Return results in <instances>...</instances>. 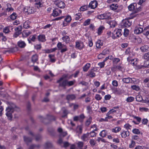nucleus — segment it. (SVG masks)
Returning a JSON list of instances; mask_svg holds the SVG:
<instances>
[{
	"label": "nucleus",
	"instance_id": "1",
	"mask_svg": "<svg viewBox=\"0 0 149 149\" xmlns=\"http://www.w3.org/2000/svg\"><path fill=\"white\" fill-rule=\"evenodd\" d=\"M122 34L121 29L115 30L112 33L111 37L113 39H115L117 37H119Z\"/></svg>",
	"mask_w": 149,
	"mask_h": 149
},
{
	"label": "nucleus",
	"instance_id": "2",
	"mask_svg": "<svg viewBox=\"0 0 149 149\" xmlns=\"http://www.w3.org/2000/svg\"><path fill=\"white\" fill-rule=\"evenodd\" d=\"M58 49L61 50V52L63 53L67 50V48L65 45L62 44L61 42H58L57 45Z\"/></svg>",
	"mask_w": 149,
	"mask_h": 149
},
{
	"label": "nucleus",
	"instance_id": "3",
	"mask_svg": "<svg viewBox=\"0 0 149 149\" xmlns=\"http://www.w3.org/2000/svg\"><path fill=\"white\" fill-rule=\"evenodd\" d=\"M54 3L57 7L61 8H64L65 5V3L61 0L54 1Z\"/></svg>",
	"mask_w": 149,
	"mask_h": 149
},
{
	"label": "nucleus",
	"instance_id": "4",
	"mask_svg": "<svg viewBox=\"0 0 149 149\" xmlns=\"http://www.w3.org/2000/svg\"><path fill=\"white\" fill-rule=\"evenodd\" d=\"M57 82L59 83V86L62 87L64 88L67 85V80H64L63 78H61L59 80L57 81Z\"/></svg>",
	"mask_w": 149,
	"mask_h": 149
},
{
	"label": "nucleus",
	"instance_id": "5",
	"mask_svg": "<svg viewBox=\"0 0 149 149\" xmlns=\"http://www.w3.org/2000/svg\"><path fill=\"white\" fill-rule=\"evenodd\" d=\"M6 115L8 117L9 120H11L12 118V113L14 111L13 110L8 107L6 108Z\"/></svg>",
	"mask_w": 149,
	"mask_h": 149
},
{
	"label": "nucleus",
	"instance_id": "6",
	"mask_svg": "<svg viewBox=\"0 0 149 149\" xmlns=\"http://www.w3.org/2000/svg\"><path fill=\"white\" fill-rule=\"evenodd\" d=\"M128 61L133 66L136 65L137 63V59L136 58H132L130 57H128L127 58Z\"/></svg>",
	"mask_w": 149,
	"mask_h": 149
},
{
	"label": "nucleus",
	"instance_id": "7",
	"mask_svg": "<svg viewBox=\"0 0 149 149\" xmlns=\"http://www.w3.org/2000/svg\"><path fill=\"white\" fill-rule=\"evenodd\" d=\"M136 101L138 102H142L143 103H149V100H143L141 96L139 95H137L136 96Z\"/></svg>",
	"mask_w": 149,
	"mask_h": 149
},
{
	"label": "nucleus",
	"instance_id": "8",
	"mask_svg": "<svg viewBox=\"0 0 149 149\" xmlns=\"http://www.w3.org/2000/svg\"><path fill=\"white\" fill-rule=\"evenodd\" d=\"M62 11L58 8H56L53 10L52 15L54 17L59 16L61 13Z\"/></svg>",
	"mask_w": 149,
	"mask_h": 149
},
{
	"label": "nucleus",
	"instance_id": "9",
	"mask_svg": "<svg viewBox=\"0 0 149 149\" xmlns=\"http://www.w3.org/2000/svg\"><path fill=\"white\" fill-rule=\"evenodd\" d=\"M122 26L125 27H129L132 24V22L130 19H125L123 22Z\"/></svg>",
	"mask_w": 149,
	"mask_h": 149
},
{
	"label": "nucleus",
	"instance_id": "10",
	"mask_svg": "<svg viewBox=\"0 0 149 149\" xmlns=\"http://www.w3.org/2000/svg\"><path fill=\"white\" fill-rule=\"evenodd\" d=\"M84 46L83 42L81 41H77L76 42L75 47L79 49H81L84 48Z\"/></svg>",
	"mask_w": 149,
	"mask_h": 149
},
{
	"label": "nucleus",
	"instance_id": "11",
	"mask_svg": "<svg viewBox=\"0 0 149 149\" xmlns=\"http://www.w3.org/2000/svg\"><path fill=\"white\" fill-rule=\"evenodd\" d=\"M97 2L96 1H93L90 3L89 6L91 8L94 9L97 7Z\"/></svg>",
	"mask_w": 149,
	"mask_h": 149
},
{
	"label": "nucleus",
	"instance_id": "12",
	"mask_svg": "<svg viewBox=\"0 0 149 149\" xmlns=\"http://www.w3.org/2000/svg\"><path fill=\"white\" fill-rule=\"evenodd\" d=\"M24 11L28 14H31L32 13L33 10L31 8L29 7H26L24 9Z\"/></svg>",
	"mask_w": 149,
	"mask_h": 149
},
{
	"label": "nucleus",
	"instance_id": "13",
	"mask_svg": "<svg viewBox=\"0 0 149 149\" xmlns=\"http://www.w3.org/2000/svg\"><path fill=\"white\" fill-rule=\"evenodd\" d=\"M75 98V96L74 94L68 95L66 96V99L68 101H71L74 100Z\"/></svg>",
	"mask_w": 149,
	"mask_h": 149
},
{
	"label": "nucleus",
	"instance_id": "14",
	"mask_svg": "<svg viewBox=\"0 0 149 149\" xmlns=\"http://www.w3.org/2000/svg\"><path fill=\"white\" fill-rule=\"evenodd\" d=\"M121 136L123 138H125L130 135V132L128 130L123 131L121 133Z\"/></svg>",
	"mask_w": 149,
	"mask_h": 149
},
{
	"label": "nucleus",
	"instance_id": "15",
	"mask_svg": "<svg viewBox=\"0 0 149 149\" xmlns=\"http://www.w3.org/2000/svg\"><path fill=\"white\" fill-rule=\"evenodd\" d=\"M87 76L89 77L93 78L95 76V74L93 70H91L89 71L88 74H87Z\"/></svg>",
	"mask_w": 149,
	"mask_h": 149
},
{
	"label": "nucleus",
	"instance_id": "16",
	"mask_svg": "<svg viewBox=\"0 0 149 149\" xmlns=\"http://www.w3.org/2000/svg\"><path fill=\"white\" fill-rule=\"evenodd\" d=\"M31 33V31H30L26 30L23 31L22 35L23 37H25L28 36Z\"/></svg>",
	"mask_w": 149,
	"mask_h": 149
},
{
	"label": "nucleus",
	"instance_id": "17",
	"mask_svg": "<svg viewBox=\"0 0 149 149\" xmlns=\"http://www.w3.org/2000/svg\"><path fill=\"white\" fill-rule=\"evenodd\" d=\"M140 49L143 52H147L148 51L149 47L148 45H144L141 47Z\"/></svg>",
	"mask_w": 149,
	"mask_h": 149
},
{
	"label": "nucleus",
	"instance_id": "18",
	"mask_svg": "<svg viewBox=\"0 0 149 149\" xmlns=\"http://www.w3.org/2000/svg\"><path fill=\"white\" fill-rule=\"evenodd\" d=\"M62 39L63 42L66 43H69L70 41V38L69 37L67 36H65L62 38Z\"/></svg>",
	"mask_w": 149,
	"mask_h": 149
},
{
	"label": "nucleus",
	"instance_id": "19",
	"mask_svg": "<svg viewBox=\"0 0 149 149\" xmlns=\"http://www.w3.org/2000/svg\"><path fill=\"white\" fill-rule=\"evenodd\" d=\"M143 29L141 27L136 28L134 30V33L136 34H139L141 33L142 31L143 32Z\"/></svg>",
	"mask_w": 149,
	"mask_h": 149
},
{
	"label": "nucleus",
	"instance_id": "20",
	"mask_svg": "<svg viewBox=\"0 0 149 149\" xmlns=\"http://www.w3.org/2000/svg\"><path fill=\"white\" fill-rule=\"evenodd\" d=\"M30 22L28 21L27 20L25 21L23 24V27L25 29H27L30 27Z\"/></svg>",
	"mask_w": 149,
	"mask_h": 149
},
{
	"label": "nucleus",
	"instance_id": "21",
	"mask_svg": "<svg viewBox=\"0 0 149 149\" xmlns=\"http://www.w3.org/2000/svg\"><path fill=\"white\" fill-rule=\"evenodd\" d=\"M18 45L19 47L22 48L24 47L26 45L25 42L22 40H20L18 42Z\"/></svg>",
	"mask_w": 149,
	"mask_h": 149
},
{
	"label": "nucleus",
	"instance_id": "22",
	"mask_svg": "<svg viewBox=\"0 0 149 149\" xmlns=\"http://www.w3.org/2000/svg\"><path fill=\"white\" fill-rule=\"evenodd\" d=\"M123 81L125 83H129L130 82H131L132 81L131 78L130 77L124 78L122 79Z\"/></svg>",
	"mask_w": 149,
	"mask_h": 149
},
{
	"label": "nucleus",
	"instance_id": "23",
	"mask_svg": "<svg viewBox=\"0 0 149 149\" xmlns=\"http://www.w3.org/2000/svg\"><path fill=\"white\" fill-rule=\"evenodd\" d=\"M91 66V64L90 63H87L83 67V70L84 72H86L89 69Z\"/></svg>",
	"mask_w": 149,
	"mask_h": 149
},
{
	"label": "nucleus",
	"instance_id": "24",
	"mask_svg": "<svg viewBox=\"0 0 149 149\" xmlns=\"http://www.w3.org/2000/svg\"><path fill=\"white\" fill-rule=\"evenodd\" d=\"M118 6L116 3H113L110 5V8L111 10H114L117 8Z\"/></svg>",
	"mask_w": 149,
	"mask_h": 149
},
{
	"label": "nucleus",
	"instance_id": "25",
	"mask_svg": "<svg viewBox=\"0 0 149 149\" xmlns=\"http://www.w3.org/2000/svg\"><path fill=\"white\" fill-rule=\"evenodd\" d=\"M38 40L39 41L42 42H45L46 40L45 36L44 35H40L38 36Z\"/></svg>",
	"mask_w": 149,
	"mask_h": 149
},
{
	"label": "nucleus",
	"instance_id": "26",
	"mask_svg": "<svg viewBox=\"0 0 149 149\" xmlns=\"http://www.w3.org/2000/svg\"><path fill=\"white\" fill-rule=\"evenodd\" d=\"M121 130V128L120 127H116L115 128H113L111 129V131L112 132L116 133L120 131Z\"/></svg>",
	"mask_w": 149,
	"mask_h": 149
},
{
	"label": "nucleus",
	"instance_id": "27",
	"mask_svg": "<svg viewBox=\"0 0 149 149\" xmlns=\"http://www.w3.org/2000/svg\"><path fill=\"white\" fill-rule=\"evenodd\" d=\"M23 137L24 141L26 143L31 142L32 141V139L31 138H29L25 136H24Z\"/></svg>",
	"mask_w": 149,
	"mask_h": 149
},
{
	"label": "nucleus",
	"instance_id": "28",
	"mask_svg": "<svg viewBox=\"0 0 149 149\" xmlns=\"http://www.w3.org/2000/svg\"><path fill=\"white\" fill-rule=\"evenodd\" d=\"M10 27V26H9L5 27L3 29V32L6 34L8 33H10V32L9 29Z\"/></svg>",
	"mask_w": 149,
	"mask_h": 149
},
{
	"label": "nucleus",
	"instance_id": "29",
	"mask_svg": "<svg viewBox=\"0 0 149 149\" xmlns=\"http://www.w3.org/2000/svg\"><path fill=\"white\" fill-rule=\"evenodd\" d=\"M35 4L36 6L38 8H39L42 6V1L39 0L38 1H37Z\"/></svg>",
	"mask_w": 149,
	"mask_h": 149
},
{
	"label": "nucleus",
	"instance_id": "30",
	"mask_svg": "<svg viewBox=\"0 0 149 149\" xmlns=\"http://www.w3.org/2000/svg\"><path fill=\"white\" fill-rule=\"evenodd\" d=\"M36 35H33L29 37V39H28V40L29 43H30L31 40L32 41H34L36 38Z\"/></svg>",
	"mask_w": 149,
	"mask_h": 149
},
{
	"label": "nucleus",
	"instance_id": "31",
	"mask_svg": "<svg viewBox=\"0 0 149 149\" xmlns=\"http://www.w3.org/2000/svg\"><path fill=\"white\" fill-rule=\"evenodd\" d=\"M90 134L89 133H87L86 134H83L81 136V139L83 141H85L86 140V139H87L88 137Z\"/></svg>",
	"mask_w": 149,
	"mask_h": 149
},
{
	"label": "nucleus",
	"instance_id": "32",
	"mask_svg": "<svg viewBox=\"0 0 149 149\" xmlns=\"http://www.w3.org/2000/svg\"><path fill=\"white\" fill-rule=\"evenodd\" d=\"M104 29V27L102 26H100L98 28L97 33L99 35L101 34L102 32V31Z\"/></svg>",
	"mask_w": 149,
	"mask_h": 149
},
{
	"label": "nucleus",
	"instance_id": "33",
	"mask_svg": "<svg viewBox=\"0 0 149 149\" xmlns=\"http://www.w3.org/2000/svg\"><path fill=\"white\" fill-rule=\"evenodd\" d=\"M92 119V118L90 117L86 121L85 123V125L86 126H88L90 125L91 123Z\"/></svg>",
	"mask_w": 149,
	"mask_h": 149
},
{
	"label": "nucleus",
	"instance_id": "34",
	"mask_svg": "<svg viewBox=\"0 0 149 149\" xmlns=\"http://www.w3.org/2000/svg\"><path fill=\"white\" fill-rule=\"evenodd\" d=\"M96 45L97 48H100L101 47L102 45V43L101 40H98L96 42Z\"/></svg>",
	"mask_w": 149,
	"mask_h": 149
},
{
	"label": "nucleus",
	"instance_id": "35",
	"mask_svg": "<svg viewBox=\"0 0 149 149\" xmlns=\"http://www.w3.org/2000/svg\"><path fill=\"white\" fill-rule=\"evenodd\" d=\"M7 8H6V10L7 11L9 12L13 11V9L11 7V5L10 3H7Z\"/></svg>",
	"mask_w": 149,
	"mask_h": 149
},
{
	"label": "nucleus",
	"instance_id": "36",
	"mask_svg": "<svg viewBox=\"0 0 149 149\" xmlns=\"http://www.w3.org/2000/svg\"><path fill=\"white\" fill-rule=\"evenodd\" d=\"M109 115L110 114H109V115H106L107 117H106L104 119L101 118L100 119V120L101 121H107L108 119H110L112 118V116H111L110 115Z\"/></svg>",
	"mask_w": 149,
	"mask_h": 149
},
{
	"label": "nucleus",
	"instance_id": "37",
	"mask_svg": "<svg viewBox=\"0 0 149 149\" xmlns=\"http://www.w3.org/2000/svg\"><path fill=\"white\" fill-rule=\"evenodd\" d=\"M38 60V56L37 55L35 54L32 56V61L33 63L36 62Z\"/></svg>",
	"mask_w": 149,
	"mask_h": 149
},
{
	"label": "nucleus",
	"instance_id": "38",
	"mask_svg": "<svg viewBox=\"0 0 149 149\" xmlns=\"http://www.w3.org/2000/svg\"><path fill=\"white\" fill-rule=\"evenodd\" d=\"M106 131L105 130H102L100 133V136L102 137H105L106 135Z\"/></svg>",
	"mask_w": 149,
	"mask_h": 149
},
{
	"label": "nucleus",
	"instance_id": "39",
	"mask_svg": "<svg viewBox=\"0 0 149 149\" xmlns=\"http://www.w3.org/2000/svg\"><path fill=\"white\" fill-rule=\"evenodd\" d=\"M134 5H136V4H131L128 6V8L130 10L132 11L135 9V6Z\"/></svg>",
	"mask_w": 149,
	"mask_h": 149
},
{
	"label": "nucleus",
	"instance_id": "40",
	"mask_svg": "<svg viewBox=\"0 0 149 149\" xmlns=\"http://www.w3.org/2000/svg\"><path fill=\"white\" fill-rule=\"evenodd\" d=\"M135 142L132 140L131 141V143L129 145V147L130 148H134L135 146Z\"/></svg>",
	"mask_w": 149,
	"mask_h": 149
},
{
	"label": "nucleus",
	"instance_id": "41",
	"mask_svg": "<svg viewBox=\"0 0 149 149\" xmlns=\"http://www.w3.org/2000/svg\"><path fill=\"white\" fill-rule=\"evenodd\" d=\"M139 110L141 112H146L148 111L149 109L148 108L146 107H140Z\"/></svg>",
	"mask_w": 149,
	"mask_h": 149
},
{
	"label": "nucleus",
	"instance_id": "42",
	"mask_svg": "<svg viewBox=\"0 0 149 149\" xmlns=\"http://www.w3.org/2000/svg\"><path fill=\"white\" fill-rule=\"evenodd\" d=\"M96 143V141L93 139H90L89 141V143L92 146H94L95 145Z\"/></svg>",
	"mask_w": 149,
	"mask_h": 149
},
{
	"label": "nucleus",
	"instance_id": "43",
	"mask_svg": "<svg viewBox=\"0 0 149 149\" xmlns=\"http://www.w3.org/2000/svg\"><path fill=\"white\" fill-rule=\"evenodd\" d=\"M109 23L111 27H114L115 26L116 23L114 21H110Z\"/></svg>",
	"mask_w": 149,
	"mask_h": 149
},
{
	"label": "nucleus",
	"instance_id": "44",
	"mask_svg": "<svg viewBox=\"0 0 149 149\" xmlns=\"http://www.w3.org/2000/svg\"><path fill=\"white\" fill-rule=\"evenodd\" d=\"M142 58L145 59H149V52L147 53H145L143 56Z\"/></svg>",
	"mask_w": 149,
	"mask_h": 149
},
{
	"label": "nucleus",
	"instance_id": "45",
	"mask_svg": "<svg viewBox=\"0 0 149 149\" xmlns=\"http://www.w3.org/2000/svg\"><path fill=\"white\" fill-rule=\"evenodd\" d=\"M143 32L144 34L145 35L148 39H149V30H148L146 31L144 30L143 31Z\"/></svg>",
	"mask_w": 149,
	"mask_h": 149
},
{
	"label": "nucleus",
	"instance_id": "46",
	"mask_svg": "<svg viewBox=\"0 0 149 149\" xmlns=\"http://www.w3.org/2000/svg\"><path fill=\"white\" fill-rule=\"evenodd\" d=\"M9 107L13 110L14 111L15 109H19V108L17 107L15 104L13 103H11Z\"/></svg>",
	"mask_w": 149,
	"mask_h": 149
},
{
	"label": "nucleus",
	"instance_id": "47",
	"mask_svg": "<svg viewBox=\"0 0 149 149\" xmlns=\"http://www.w3.org/2000/svg\"><path fill=\"white\" fill-rule=\"evenodd\" d=\"M91 20L90 19H88L86 20L83 23V25L86 26L88 25L90 23Z\"/></svg>",
	"mask_w": 149,
	"mask_h": 149
},
{
	"label": "nucleus",
	"instance_id": "48",
	"mask_svg": "<svg viewBox=\"0 0 149 149\" xmlns=\"http://www.w3.org/2000/svg\"><path fill=\"white\" fill-rule=\"evenodd\" d=\"M132 132L133 133L136 134H139L140 133V130L139 129L136 128L133 129Z\"/></svg>",
	"mask_w": 149,
	"mask_h": 149
},
{
	"label": "nucleus",
	"instance_id": "49",
	"mask_svg": "<svg viewBox=\"0 0 149 149\" xmlns=\"http://www.w3.org/2000/svg\"><path fill=\"white\" fill-rule=\"evenodd\" d=\"M131 88L133 90H134L136 91H138L139 89V87L136 85H134L131 86Z\"/></svg>",
	"mask_w": 149,
	"mask_h": 149
},
{
	"label": "nucleus",
	"instance_id": "50",
	"mask_svg": "<svg viewBox=\"0 0 149 149\" xmlns=\"http://www.w3.org/2000/svg\"><path fill=\"white\" fill-rule=\"evenodd\" d=\"M10 17L11 19L13 20H14L16 18V14L15 13H13L10 15Z\"/></svg>",
	"mask_w": 149,
	"mask_h": 149
},
{
	"label": "nucleus",
	"instance_id": "51",
	"mask_svg": "<svg viewBox=\"0 0 149 149\" xmlns=\"http://www.w3.org/2000/svg\"><path fill=\"white\" fill-rule=\"evenodd\" d=\"M82 128L81 127L78 126L77 128L76 131L79 134H81L82 132Z\"/></svg>",
	"mask_w": 149,
	"mask_h": 149
},
{
	"label": "nucleus",
	"instance_id": "52",
	"mask_svg": "<svg viewBox=\"0 0 149 149\" xmlns=\"http://www.w3.org/2000/svg\"><path fill=\"white\" fill-rule=\"evenodd\" d=\"M144 66L145 67H149V59H147L146 61H145Z\"/></svg>",
	"mask_w": 149,
	"mask_h": 149
},
{
	"label": "nucleus",
	"instance_id": "53",
	"mask_svg": "<svg viewBox=\"0 0 149 149\" xmlns=\"http://www.w3.org/2000/svg\"><path fill=\"white\" fill-rule=\"evenodd\" d=\"M52 146V145L50 142H47L45 145V147L46 148H50Z\"/></svg>",
	"mask_w": 149,
	"mask_h": 149
},
{
	"label": "nucleus",
	"instance_id": "54",
	"mask_svg": "<svg viewBox=\"0 0 149 149\" xmlns=\"http://www.w3.org/2000/svg\"><path fill=\"white\" fill-rule=\"evenodd\" d=\"M134 100V98L132 97H130L127 98L126 101L128 102H131Z\"/></svg>",
	"mask_w": 149,
	"mask_h": 149
},
{
	"label": "nucleus",
	"instance_id": "55",
	"mask_svg": "<svg viewBox=\"0 0 149 149\" xmlns=\"http://www.w3.org/2000/svg\"><path fill=\"white\" fill-rule=\"evenodd\" d=\"M22 29V27L21 26H19L15 29V31H17L19 32H21Z\"/></svg>",
	"mask_w": 149,
	"mask_h": 149
},
{
	"label": "nucleus",
	"instance_id": "56",
	"mask_svg": "<svg viewBox=\"0 0 149 149\" xmlns=\"http://www.w3.org/2000/svg\"><path fill=\"white\" fill-rule=\"evenodd\" d=\"M95 98L96 100L99 101L102 99V97L100 95L97 94L95 95Z\"/></svg>",
	"mask_w": 149,
	"mask_h": 149
},
{
	"label": "nucleus",
	"instance_id": "57",
	"mask_svg": "<svg viewBox=\"0 0 149 149\" xmlns=\"http://www.w3.org/2000/svg\"><path fill=\"white\" fill-rule=\"evenodd\" d=\"M15 32L13 34V36L14 38H17L19 35H20L21 32H19L17 31H15Z\"/></svg>",
	"mask_w": 149,
	"mask_h": 149
},
{
	"label": "nucleus",
	"instance_id": "58",
	"mask_svg": "<svg viewBox=\"0 0 149 149\" xmlns=\"http://www.w3.org/2000/svg\"><path fill=\"white\" fill-rule=\"evenodd\" d=\"M88 8V6H83L81 7L80 8V10L81 11H84L86 10Z\"/></svg>",
	"mask_w": 149,
	"mask_h": 149
},
{
	"label": "nucleus",
	"instance_id": "59",
	"mask_svg": "<svg viewBox=\"0 0 149 149\" xmlns=\"http://www.w3.org/2000/svg\"><path fill=\"white\" fill-rule=\"evenodd\" d=\"M116 110H114L113 109L110 110L107 114V115H108L109 114H113L116 112Z\"/></svg>",
	"mask_w": 149,
	"mask_h": 149
},
{
	"label": "nucleus",
	"instance_id": "60",
	"mask_svg": "<svg viewBox=\"0 0 149 149\" xmlns=\"http://www.w3.org/2000/svg\"><path fill=\"white\" fill-rule=\"evenodd\" d=\"M129 31L128 29H124L123 35L125 36L126 37L129 34Z\"/></svg>",
	"mask_w": 149,
	"mask_h": 149
},
{
	"label": "nucleus",
	"instance_id": "61",
	"mask_svg": "<svg viewBox=\"0 0 149 149\" xmlns=\"http://www.w3.org/2000/svg\"><path fill=\"white\" fill-rule=\"evenodd\" d=\"M79 71L78 70L76 71L74 74H72L71 75V77L74 76V77H77L79 73Z\"/></svg>",
	"mask_w": 149,
	"mask_h": 149
},
{
	"label": "nucleus",
	"instance_id": "62",
	"mask_svg": "<svg viewBox=\"0 0 149 149\" xmlns=\"http://www.w3.org/2000/svg\"><path fill=\"white\" fill-rule=\"evenodd\" d=\"M108 52V50L107 49H104L102 52V53L100 54L99 55V57H101L102 55H104L107 53Z\"/></svg>",
	"mask_w": 149,
	"mask_h": 149
},
{
	"label": "nucleus",
	"instance_id": "63",
	"mask_svg": "<svg viewBox=\"0 0 149 149\" xmlns=\"http://www.w3.org/2000/svg\"><path fill=\"white\" fill-rule=\"evenodd\" d=\"M71 18L70 16H67L65 19V20L67 22H69L71 20Z\"/></svg>",
	"mask_w": 149,
	"mask_h": 149
},
{
	"label": "nucleus",
	"instance_id": "64",
	"mask_svg": "<svg viewBox=\"0 0 149 149\" xmlns=\"http://www.w3.org/2000/svg\"><path fill=\"white\" fill-rule=\"evenodd\" d=\"M74 81H68L67 80V85L69 86H70L72 85L74 83Z\"/></svg>",
	"mask_w": 149,
	"mask_h": 149
}]
</instances>
